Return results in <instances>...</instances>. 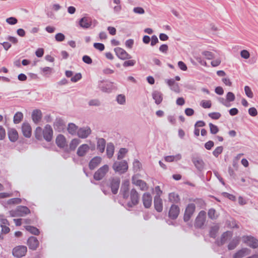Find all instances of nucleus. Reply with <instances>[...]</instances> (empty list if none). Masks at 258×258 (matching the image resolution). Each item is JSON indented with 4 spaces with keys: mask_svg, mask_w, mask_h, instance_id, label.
<instances>
[{
    "mask_svg": "<svg viewBox=\"0 0 258 258\" xmlns=\"http://www.w3.org/2000/svg\"><path fill=\"white\" fill-rule=\"evenodd\" d=\"M223 150V148L222 146L217 147L213 152V155L216 157H218L222 153Z\"/></svg>",
    "mask_w": 258,
    "mask_h": 258,
    "instance_id": "8fccbe9b",
    "label": "nucleus"
},
{
    "mask_svg": "<svg viewBox=\"0 0 258 258\" xmlns=\"http://www.w3.org/2000/svg\"><path fill=\"white\" fill-rule=\"evenodd\" d=\"M195 209L196 206L194 204L191 203L187 205L185 209L184 215V221L187 222L190 219L195 211Z\"/></svg>",
    "mask_w": 258,
    "mask_h": 258,
    "instance_id": "6e6552de",
    "label": "nucleus"
},
{
    "mask_svg": "<svg viewBox=\"0 0 258 258\" xmlns=\"http://www.w3.org/2000/svg\"><path fill=\"white\" fill-rule=\"evenodd\" d=\"M114 51L118 58L124 60L130 59L132 58L131 55L126 52L125 50L120 47H116L114 48Z\"/></svg>",
    "mask_w": 258,
    "mask_h": 258,
    "instance_id": "9d476101",
    "label": "nucleus"
},
{
    "mask_svg": "<svg viewBox=\"0 0 258 258\" xmlns=\"http://www.w3.org/2000/svg\"><path fill=\"white\" fill-rule=\"evenodd\" d=\"M209 116L214 119H218L221 116L219 112H212L208 114Z\"/></svg>",
    "mask_w": 258,
    "mask_h": 258,
    "instance_id": "6e6d98bb",
    "label": "nucleus"
},
{
    "mask_svg": "<svg viewBox=\"0 0 258 258\" xmlns=\"http://www.w3.org/2000/svg\"><path fill=\"white\" fill-rule=\"evenodd\" d=\"M106 145V141L103 138H99L97 140V149L101 152L103 153L104 151Z\"/></svg>",
    "mask_w": 258,
    "mask_h": 258,
    "instance_id": "7c9ffc66",
    "label": "nucleus"
},
{
    "mask_svg": "<svg viewBox=\"0 0 258 258\" xmlns=\"http://www.w3.org/2000/svg\"><path fill=\"white\" fill-rule=\"evenodd\" d=\"M117 103L121 105H123L125 103V97L124 95L119 94L116 97Z\"/></svg>",
    "mask_w": 258,
    "mask_h": 258,
    "instance_id": "c03bdc74",
    "label": "nucleus"
},
{
    "mask_svg": "<svg viewBox=\"0 0 258 258\" xmlns=\"http://www.w3.org/2000/svg\"><path fill=\"white\" fill-rule=\"evenodd\" d=\"M82 60L85 63L87 64H91L92 62V60L91 58L88 55H86L83 56Z\"/></svg>",
    "mask_w": 258,
    "mask_h": 258,
    "instance_id": "0e129e2a",
    "label": "nucleus"
},
{
    "mask_svg": "<svg viewBox=\"0 0 258 258\" xmlns=\"http://www.w3.org/2000/svg\"><path fill=\"white\" fill-rule=\"evenodd\" d=\"M219 230V227L217 226H214L211 228L210 231V235L211 237L215 238L217 236V233Z\"/></svg>",
    "mask_w": 258,
    "mask_h": 258,
    "instance_id": "a19ab883",
    "label": "nucleus"
},
{
    "mask_svg": "<svg viewBox=\"0 0 258 258\" xmlns=\"http://www.w3.org/2000/svg\"><path fill=\"white\" fill-rule=\"evenodd\" d=\"M56 144L61 148H63L67 146L66 138L62 135H59L56 139Z\"/></svg>",
    "mask_w": 258,
    "mask_h": 258,
    "instance_id": "412c9836",
    "label": "nucleus"
},
{
    "mask_svg": "<svg viewBox=\"0 0 258 258\" xmlns=\"http://www.w3.org/2000/svg\"><path fill=\"white\" fill-rule=\"evenodd\" d=\"M239 240L237 238L233 239L228 245L229 250L234 249L239 244Z\"/></svg>",
    "mask_w": 258,
    "mask_h": 258,
    "instance_id": "c9c22d12",
    "label": "nucleus"
},
{
    "mask_svg": "<svg viewBox=\"0 0 258 258\" xmlns=\"http://www.w3.org/2000/svg\"><path fill=\"white\" fill-rule=\"evenodd\" d=\"M152 97L155 100V102L156 104H160L163 100V94L159 91L155 90L152 92Z\"/></svg>",
    "mask_w": 258,
    "mask_h": 258,
    "instance_id": "aec40b11",
    "label": "nucleus"
},
{
    "mask_svg": "<svg viewBox=\"0 0 258 258\" xmlns=\"http://www.w3.org/2000/svg\"><path fill=\"white\" fill-rule=\"evenodd\" d=\"M27 251V247L23 245L18 246L13 250V254L14 256L20 258L24 256Z\"/></svg>",
    "mask_w": 258,
    "mask_h": 258,
    "instance_id": "423d86ee",
    "label": "nucleus"
},
{
    "mask_svg": "<svg viewBox=\"0 0 258 258\" xmlns=\"http://www.w3.org/2000/svg\"><path fill=\"white\" fill-rule=\"evenodd\" d=\"M133 167L135 170H139L141 167V163L138 160H135L133 162Z\"/></svg>",
    "mask_w": 258,
    "mask_h": 258,
    "instance_id": "bf43d9fd",
    "label": "nucleus"
},
{
    "mask_svg": "<svg viewBox=\"0 0 258 258\" xmlns=\"http://www.w3.org/2000/svg\"><path fill=\"white\" fill-rule=\"evenodd\" d=\"M90 147L87 144H83L81 145L78 149L77 154L79 157L84 156L89 151Z\"/></svg>",
    "mask_w": 258,
    "mask_h": 258,
    "instance_id": "6ab92c4d",
    "label": "nucleus"
},
{
    "mask_svg": "<svg viewBox=\"0 0 258 258\" xmlns=\"http://www.w3.org/2000/svg\"><path fill=\"white\" fill-rule=\"evenodd\" d=\"M25 228L27 231H29L31 233L34 235H37L39 233L38 229L35 227L31 226H26Z\"/></svg>",
    "mask_w": 258,
    "mask_h": 258,
    "instance_id": "58836bf2",
    "label": "nucleus"
},
{
    "mask_svg": "<svg viewBox=\"0 0 258 258\" xmlns=\"http://www.w3.org/2000/svg\"><path fill=\"white\" fill-rule=\"evenodd\" d=\"M179 213V208L178 206L172 205L169 211V217L172 219H175L177 218Z\"/></svg>",
    "mask_w": 258,
    "mask_h": 258,
    "instance_id": "f3484780",
    "label": "nucleus"
},
{
    "mask_svg": "<svg viewBox=\"0 0 258 258\" xmlns=\"http://www.w3.org/2000/svg\"><path fill=\"white\" fill-rule=\"evenodd\" d=\"M133 12L136 14H143L145 13V11L143 8L141 7H135L133 9Z\"/></svg>",
    "mask_w": 258,
    "mask_h": 258,
    "instance_id": "e2e57ef3",
    "label": "nucleus"
},
{
    "mask_svg": "<svg viewBox=\"0 0 258 258\" xmlns=\"http://www.w3.org/2000/svg\"><path fill=\"white\" fill-rule=\"evenodd\" d=\"M80 143V140L78 139L72 140L70 144V150L72 151L75 150Z\"/></svg>",
    "mask_w": 258,
    "mask_h": 258,
    "instance_id": "e433bc0d",
    "label": "nucleus"
},
{
    "mask_svg": "<svg viewBox=\"0 0 258 258\" xmlns=\"http://www.w3.org/2000/svg\"><path fill=\"white\" fill-rule=\"evenodd\" d=\"M109 167L107 165H105L100 167L97 171L95 172L94 175V178L96 180H100L102 179L106 173L108 171Z\"/></svg>",
    "mask_w": 258,
    "mask_h": 258,
    "instance_id": "39448f33",
    "label": "nucleus"
},
{
    "mask_svg": "<svg viewBox=\"0 0 258 258\" xmlns=\"http://www.w3.org/2000/svg\"><path fill=\"white\" fill-rule=\"evenodd\" d=\"M22 202V200L20 198H13L10 199L5 203L4 206H6V205H16L20 204Z\"/></svg>",
    "mask_w": 258,
    "mask_h": 258,
    "instance_id": "4c0bfd02",
    "label": "nucleus"
},
{
    "mask_svg": "<svg viewBox=\"0 0 258 258\" xmlns=\"http://www.w3.org/2000/svg\"><path fill=\"white\" fill-rule=\"evenodd\" d=\"M130 199L131 201L128 202L127 204L128 208H132L138 204L139 196L137 190L134 188L132 189L131 191Z\"/></svg>",
    "mask_w": 258,
    "mask_h": 258,
    "instance_id": "20e7f679",
    "label": "nucleus"
},
{
    "mask_svg": "<svg viewBox=\"0 0 258 258\" xmlns=\"http://www.w3.org/2000/svg\"><path fill=\"white\" fill-rule=\"evenodd\" d=\"M39 244V241L37 239L33 236L30 237L28 240V245L31 249H36Z\"/></svg>",
    "mask_w": 258,
    "mask_h": 258,
    "instance_id": "4be33fe9",
    "label": "nucleus"
},
{
    "mask_svg": "<svg viewBox=\"0 0 258 258\" xmlns=\"http://www.w3.org/2000/svg\"><path fill=\"white\" fill-rule=\"evenodd\" d=\"M200 105L204 108H209L211 107L212 104L210 100H202Z\"/></svg>",
    "mask_w": 258,
    "mask_h": 258,
    "instance_id": "3c124183",
    "label": "nucleus"
},
{
    "mask_svg": "<svg viewBox=\"0 0 258 258\" xmlns=\"http://www.w3.org/2000/svg\"><path fill=\"white\" fill-rule=\"evenodd\" d=\"M98 87L104 92L110 93L117 89V86L114 83L106 81H101L98 83Z\"/></svg>",
    "mask_w": 258,
    "mask_h": 258,
    "instance_id": "f03ea898",
    "label": "nucleus"
},
{
    "mask_svg": "<svg viewBox=\"0 0 258 258\" xmlns=\"http://www.w3.org/2000/svg\"><path fill=\"white\" fill-rule=\"evenodd\" d=\"M114 145L111 143H109L107 145V148H106V153L107 156L108 158H111L114 154Z\"/></svg>",
    "mask_w": 258,
    "mask_h": 258,
    "instance_id": "473e14b6",
    "label": "nucleus"
},
{
    "mask_svg": "<svg viewBox=\"0 0 258 258\" xmlns=\"http://www.w3.org/2000/svg\"><path fill=\"white\" fill-rule=\"evenodd\" d=\"M168 199L170 202L173 203H178L180 201L179 196L175 192L170 193L168 196Z\"/></svg>",
    "mask_w": 258,
    "mask_h": 258,
    "instance_id": "72a5a7b5",
    "label": "nucleus"
},
{
    "mask_svg": "<svg viewBox=\"0 0 258 258\" xmlns=\"http://www.w3.org/2000/svg\"><path fill=\"white\" fill-rule=\"evenodd\" d=\"M54 127H56L59 130H61L63 127V122L60 119H57L54 123Z\"/></svg>",
    "mask_w": 258,
    "mask_h": 258,
    "instance_id": "49530a36",
    "label": "nucleus"
},
{
    "mask_svg": "<svg viewBox=\"0 0 258 258\" xmlns=\"http://www.w3.org/2000/svg\"><path fill=\"white\" fill-rule=\"evenodd\" d=\"M22 131L23 135L26 138H30L31 136L32 130L28 123H23L22 126Z\"/></svg>",
    "mask_w": 258,
    "mask_h": 258,
    "instance_id": "a211bd4d",
    "label": "nucleus"
},
{
    "mask_svg": "<svg viewBox=\"0 0 258 258\" xmlns=\"http://www.w3.org/2000/svg\"><path fill=\"white\" fill-rule=\"evenodd\" d=\"M101 158L100 157H95L93 158L89 163V168L90 169H94L101 162Z\"/></svg>",
    "mask_w": 258,
    "mask_h": 258,
    "instance_id": "cd10ccee",
    "label": "nucleus"
},
{
    "mask_svg": "<svg viewBox=\"0 0 258 258\" xmlns=\"http://www.w3.org/2000/svg\"><path fill=\"white\" fill-rule=\"evenodd\" d=\"M206 212L204 211L200 212L196 219V227L201 228L204 225L206 220Z\"/></svg>",
    "mask_w": 258,
    "mask_h": 258,
    "instance_id": "1a4fd4ad",
    "label": "nucleus"
},
{
    "mask_svg": "<svg viewBox=\"0 0 258 258\" xmlns=\"http://www.w3.org/2000/svg\"><path fill=\"white\" fill-rule=\"evenodd\" d=\"M78 127L74 123H70L68 124V131L71 135H76L77 134Z\"/></svg>",
    "mask_w": 258,
    "mask_h": 258,
    "instance_id": "f704fd0d",
    "label": "nucleus"
},
{
    "mask_svg": "<svg viewBox=\"0 0 258 258\" xmlns=\"http://www.w3.org/2000/svg\"><path fill=\"white\" fill-rule=\"evenodd\" d=\"M248 113L252 116H255L257 114V111L254 107H251L248 109Z\"/></svg>",
    "mask_w": 258,
    "mask_h": 258,
    "instance_id": "69168bd1",
    "label": "nucleus"
},
{
    "mask_svg": "<svg viewBox=\"0 0 258 258\" xmlns=\"http://www.w3.org/2000/svg\"><path fill=\"white\" fill-rule=\"evenodd\" d=\"M243 242L249 246L255 248L258 247V240L251 236H246L242 237Z\"/></svg>",
    "mask_w": 258,
    "mask_h": 258,
    "instance_id": "0eeeda50",
    "label": "nucleus"
},
{
    "mask_svg": "<svg viewBox=\"0 0 258 258\" xmlns=\"http://www.w3.org/2000/svg\"><path fill=\"white\" fill-rule=\"evenodd\" d=\"M93 46L96 49L100 51H103L105 48L104 45L102 43H94Z\"/></svg>",
    "mask_w": 258,
    "mask_h": 258,
    "instance_id": "680f3d73",
    "label": "nucleus"
},
{
    "mask_svg": "<svg viewBox=\"0 0 258 258\" xmlns=\"http://www.w3.org/2000/svg\"><path fill=\"white\" fill-rule=\"evenodd\" d=\"M91 130L89 127H83L78 130L77 135L82 139L87 138L91 134Z\"/></svg>",
    "mask_w": 258,
    "mask_h": 258,
    "instance_id": "f8f14e48",
    "label": "nucleus"
},
{
    "mask_svg": "<svg viewBox=\"0 0 258 258\" xmlns=\"http://www.w3.org/2000/svg\"><path fill=\"white\" fill-rule=\"evenodd\" d=\"M17 209L20 217L24 216L28 214L30 212L29 209L26 206H18L17 207Z\"/></svg>",
    "mask_w": 258,
    "mask_h": 258,
    "instance_id": "2f4dec72",
    "label": "nucleus"
},
{
    "mask_svg": "<svg viewBox=\"0 0 258 258\" xmlns=\"http://www.w3.org/2000/svg\"><path fill=\"white\" fill-rule=\"evenodd\" d=\"M82 78L81 74L80 73H78L75 75L74 77H72L71 81L73 82H77L79 80H80Z\"/></svg>",
    "mask_w": 258,
    "mask_h": 258,
    "instance_id": "338daca9",
    "label": "nucleus"
},
{
    "mask_svg": "<svg viewBox=\"0 0 258 258\" xmlns=\"http://www.w3.org/2000/svg\"><path fill=\"white\" fill-rule=\"evenodd\" d=\"M23 117V114L21 112H17L14 117V122L15 123H19L22 119Z\"/></svg>",
    "mask_w": 258,
    "mask_h": 258,
    "instance_id": "ea45409f",
    "label": "nucleus"
},
{
    "mask_svg": "<svg viewBox=\"0 0 258 258\" xmlns=\"http://www.w3.org/2000/svg\"><path fill=\"white\" fill-rule=\"evenodd\" d=\"M126 152L127 150H126V149L121 148L119 150V152L118 153L117 159L118 160L122 159L124 157L125 154L126 153Z\"/></svg>",
    "mask_w": 258,
    "mask_h": 258,
    "instance_id": "603ef678",
    "label": "nucleus"
},
{
    "mask_svg": "<svg viewBox=\"0 0 258 258\" xmlns=\"http://www.w3.org/2000/svg\"><path fill=\"white\" fill-rule=\"evenodd\" d=\"M249 249L247 248H243L237 251L233 255V258H242L248 254Z\"/></svg>",
    "mask_w": 258,
    "mask_h": 258,
    "instance_id": "c85d7f7f",
    "label": "nucleus"
},
{
    "mask_svg": "<svg viewBox=\"0 0 258 258\" xmlns=\"http://www.w3.org/2000/svg\"><path fill=\"white\" fill-rule=\"evenodd\" d=\"M120 184V178L117 177H113L110 181V186L113 194H116Z\"/></svg>",
    "mask_w": 258,
    "mask_h": 258,
    "instance_id": "9b49d317",
    "label": "nucleus"
},
{
    "mask_svg": "<svg viewBox=\"0 0 258 258\" xmlns=\"http://www.w3.org/2000/svg\"><path fill=\"white\" fill-rule=\"evenodd\" d=\"M56 41L61 42L65 39V36L61 33H57L55 36Z\"/></svg>",
    "mask_w": 258,
    "mask_h": 258,
    "instance_id": "5fc2aeb1",
    "label": "nucleus"
},
{
    "mask_svg": "<svg viewBox=\"0 0 258 258\" xmlns=\"http://www.w3.org/2000/svg\"><path fill=\"white\" fill-rule=\"evenodd\" d=\"M44 76H47L51 74L52 68L50 67H44L40 69Z\"/></svg>",
    "mask_w": 258,
    "mask_h": 258,
    "instance_id": "37998d69",
    "label": "nucleus"
},
{
    "mask_svg": "<svg viewBox=\"0 0 258 258\" xmlns=\"http://www.w3.org/2000/svg\"><path fill=\"white\" fill-rule=\"evenodd\" d=\"M154 207L158 212H161L163 210L162 200L160 197H154Z\"/></svg>",
    "mask_w": 258,
    "mask_h": 258,
    "instance_id": "5701e85b",
    "label": "nucleus"
},
{
    "mask_svg": "<svg viewBox=\"0 0 258 258\" xmlns=\"http://www.w3.org/2000/svg\"><path fill=\"white\" fill-rule=\"evenodd\" d=\"M209 127L210 129V132L212 134H216L219 132V128L218 126L212 123H209Z\"/></svg>",
    "mask_w": 258,
    "mask_h": 258,
    "instance_id": "09e8293b",
    "label": "nucleus"
},
{
    "mask_svg": "<svg viewBox=\"0 0 258 258\" xmlns=\"http://www.w3.org/2000/svg\"><path fill=\"white\" fill-rule=\"evenodd\" d=\"M92 24V20L91 18L84 17L80 19L79 24L84 29H87L91 27Z\"/></svg>",
    "mask_w": 258,
    "mask_h": 258,
    "instance_id": "dca6fc26",
    "label": "nucleus"
},
{
    "mask_svg": "<svg viewBox=\"0 0 258 258\" xmlns=\"http://www.w3.org/2000/svg\"><path fill=\"white\" fill-rule=\"evenodd\" d=\"M44 139L47 142H50L52 138L53 130L51 126L49 124H46L42 131L40 127H37L35 131V137L38 140H41L42 135Z\"/></svg>",
    "mask_w": 258,
    "mask_h": 258,
    "instance_id": "f257e3e1",
    "label": "nucleus"
},
{
    "mask_svg": "<svg viewBox=\"0 0 258 258\" xmlns=\"http://www.w3.org/2000/svg\"><path fill=\"white\" fill-rule=\"evenodd\" d=\"M128 181H126L121 187L120 192L124 199H127L128 197Z\"/></svg>",
    "mask_w": 258,
    "mask_h": 258,
    "instance_id": "b1692460",
    "label": "nucleus"
},
{
    "mask_svg": "<svg viewBox=\"0 0 258 258\" xmlns=\"http://www.w3.org/2000/svg\"><path fill=\"white\" fill-rule=\"evenodd\" d=\"M226 99L228 102L230 103V102L234 101L235 99V95L232 92H229L226 95Z\"/></svg>",
    "mask_w": 258,
    "mask_h": 258,
    "instance_id": "de8ad7c7",
    "label": "nucleus"
},
{
    "mask_svg": "<svg viewBox=\"0 0 258 258\" xmlns=\"http://www.w3.org/2000/svg\"><path fill=\"white\" fill-rule=\"evenodd\" d=\"M218 101L219 102H220L221 104H222L223 105L225 106L226 107H230L231 104L230 103H228L227 100H226V99H225L223 97H219L218 98Z\"/></svg>",
    "mask_w": 258,
    "mask_h": 258,
    "instance_id": "4d7b16f0",
    "label": "nucleus"
},
{
    "mask_svg": "<svg viewBox=\"0 0 258 258\" xmlns=\"http://www.w3.org/2000/svg\"><path fill=\"white\" fill-rule=\"evenodd\" d=\"M8 136L11 142H15L18 138V134L15 129L10 128L8 131Z\"/></svg>",
    "mask_w": 258,
    "mask_h": 258,
    "instance_id": "393cba45",
    "label": "nucleus"
},
{
    "mask_svg": "<svg viewBox=\"0 0 258 258\" xmlns=\"http://www.w3.org/2000/svg\"><path fill=\"white\" fill-rule=\"evenodd\" d=\"M191 160L197 170L202 171L204 169L205 163L202 158L198 157H194Z\"/></svg>",
    "mask_w": 258,
    "mask_h": 258,
    "instance_id": "ddd939ff",
    "label": "nucleus"
},
{
    "mask_svg": "<svg viewBox=\"0 0 258 258\" xmlns=\"http://www.w3.org/2000/svg\"><path fill=\"white\" fill-rule=\"evenodd\" d=\"M6 22L10 25H15L18 22V20L16 18L11 17L7 18Z\"/></svg>",
    "mask_w": 258,
    "mask_h": 258,
    "instance_id": "13d9d810",
    "label": "nucleus"
},
{
    "mask_svg": "<svg viewBox=\"0 0 258 258\" xmlns=\"http://www.w3.org/2000/svg\"><path fill=\"white\" fill-rule=\"evenodd\" d=\"M142 201L144 206L146 208H149L152 203V197L150 194L146 192L142 197Z\"/></svg>",
    "mask_w": 258,
    "mask_h": 258,
    "instance_id": "2eb2a0df",
    "label": "nucleus"
},
{
    "mask_svg": "<svg viewBox=\"0 0 258 258\" xmlns=\"http://www.w3.org/2000/svg\"><path fill=\"white\" fill-rule=\"evenodd\" d=\"M113 168L119 173H123L128 169L127 163L125 161H115L113 165Z\"/></svg>",
    "mask_w": 258,
    "mask_h": 258,
    "instance_id": "7ed1b4c3",
    "label": "nucleus"
},
{
    "mask_svg": "<svg viewBox=\"0 0 258 258\" xmlns=\"http://www.w3.org/2000/svg\"><path fill=\"white\" fill-rule=\"evenodd\" d=\"M209 217L211 219H215L217 218L218 215L216 211L214 209H210L208 213Z\"/></svg>",
    "mask_w": 258,
    "mask_h": 258,
    "instance_id": "79ce46f5",
    "label": "nucleus"
},
{
    "mask_svg": "<svg viewBox=\"0 0 258 258\" xmlns=\"http://www.w3.org/2000/svg\"><path fill=\"white\" fill-rule=\"evenodd\" d=\"M42 117V113L40 110H34L32 114V118L33 120V121L37 123L38 122H39L41 119Z\"/></svg>",
    "mask_w": 258,
    "mask_h": 258,
    "instance_id": "c756f323",
    "label": "nucleus"
},
{
    "mask_svg": "<svg viewBox=\"0 0 258 258\" xmlns=\"http://www.w3.org/2000/svg\"><path fill=\"white\" fill-rule=\"evenodd\" d=\"M132 181L133 184L139 186L141 190H146L148 189L147 184L144 181L138 179L135 176L132 177Z\"/></svg>",
    "mask_w": 258,
    "mask_h": 258,
    "instance_id": "4468645a",
    "label": "nucleus"
},
{
    "mask_svg": "<svg viewBox=\"0 0 258 258\" xmlns=\"http://www.w3.org/2000/svg\"><path fill=\"white\" fill-rule=\"evenodd\" d=\"M136 63V61L134 60H129L125 61L123 63V66L124 67L134 66Z\"/></svg>",
    "mask_w": 258,
    "mask_h": 258,
    "instance_id": "052dcab7",
    "label": "nucleus"
},
{
    "mask_svg": "<svg viewBox=\"0 0 258 258\" xmlns=\"http://www.w3.org/2000/svg\"><path fill=\"white\" fill-rule=\"evenodd\" d=\"M232 236V234L230 231H226L224 232L221 236L220 242H218L219 245H222L224 244L229 239H230Z\"/></svg>",
    "mask_w": 258,
    "mask_h": 258,
    "instance_id": "bb28decb",
    "label": "nucleus"
},
{
    "mask_svg": "<svg viewBox=\"0 0 258 258\" xmlns=\"http://www.w3.org/2000/svg\"><path fill=\"white\" fill-rule=\"evenodd\" d=\"M167 83L170 87L171 90L176 93L179 92L180 89L177 83L175 82L173 79H169L167 81Z\"/></svg>",
    "mask_w": 258,
    "mask_h": 258,
    "instance_id": "a878e982",
    "label": "nucleus"
},
{
    "mask_svg": "<svg viewBox=\"0 0 258 258\" xmlns=\"http://www.w3.org/2000/svg\"><path fill=\"white\" fill-rule=\"evenodd\" d=\"M202 53L208 59H212L215 57L214 53L211 51H204Z\"/></svg>",
    "mask_w": 258,
    "mask_h": 258,
    "instance_id": "a18cd8bd",
    "label": "nucleus"
},
{
    "mask_svg": "<svg viewBox=\"0 0 258 258\" xmlns=\"http://www.w3.org/2000/svg\"><path fill=\"white\" fill-rule=\"evenodd\" d=\"M244 91L245 94L248 97L250 98H252L253 97V93L251 91V89L249 87L247 86H245Z\"/></svg>",
    "mask_w": 258,
    "mask_h": 258,
    "instance_id": "864d4df0",
    "label": "nucleus"
},
{
    "mask_svg": "<svg viewBox=\"0 0 258 258\" xmlns=\"http://www.w3.org/2000/svg\"><path fill=\"white\" fill-rule=\"evenodd\" d=\"M240 55L242 57L247 59L249 57V53L246 50H243L240 52Z\"/></svg>",
    "mask_w": 258,
    "mask_h": 258,
    "instance_id": "774afa93",
    "label": "nucleus"
}]
</instances>
